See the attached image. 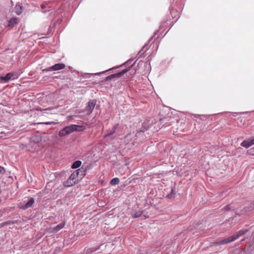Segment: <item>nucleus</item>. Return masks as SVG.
Masks as SVG:
<instances>
[{
  "label": "nucleus",
  "instance_id": "nucleus-2",
  "mask_svg": "<svg viewBox=\"0 0 254 254\" xmlns=\"http://www.w3.org/2000/svg\"><path fill=\"white\" fill-rule=\"evenodd\" d=\"M80 172H81V168L78 169L71 174L68 179L64 183V186L65 187H70L74 185L78 181L77 177Z\"/></svg>",
  "mask_w": 254,
  "mask_h": 254
},
{
  "label": "nucleus",
  "instance_id": "nucleus-26",
  "mask_svg": "<svg viewBox=\"0 0 254 254\" xmlns=\"http://www.w3.org/2000/svg\"><path fill=\"white\" fill-rule=\"evenodd\" d=\"M118 67H119V66H116V67H113V68H110L109 70H111V69H113V68H118Z\"/></svg>",
  "mask_w": 254,
  "mask_h": 254
},
{
  "label": "nucleus",
  "instance_id": "nucleus-25",
  "mask_svg": "<svg viewBox=\"0 0 254 254\" xmlns=\"http://www.w3.org/2000/svg\"><path fill=\"white\" fill-rule=\"evenodd\" d=\"M45 124H47V125H51L52 124V123L48 122V123H46Z\"/></svg>",
  "mask_w": 254,
  "mask_h": 254
},
{
  "label": "nucleus",
  "instance_id": "nucleus-19",
  "mask_svg": "<svg viewBox=\"0 0 254 254\" xmlns=\"http://www.w3.org/2000/svg\"><path fill=\"white\" fill-rule=\"evenodd\" d=\"M175 188H173L172 189L171 192L168 194L167 197L169 198H171L172 197L173 194L175 193Z\"/></svg>",
  "mask_w": 254,
  "mask_h": 254
},
{
  "label": "nucleus",
  "instance_id": "nucleus-23",
  "mask_svg": "<svg viewBox=\"0 0 254 254\" xmlns=\"http://www.w3.org/2000/svg\"><path fill=\"white\" fill-rule=\"evenodd\" d=\"M4 172V168L1 166H0V174Z\"/></svg>",
  "mask_w": 254,
  "mask_h": 254
},
{
  "label": "nucleus",
  "instance_id": "nucleus-20",
  "mask_svg": "<svg viewBox=\"0 0 254 254\" xmlns=\"http://www.w3.org/2000/svg\"><path fill=\"white\" fill-rule=\"evenodd\" d=\"M50 3V2H46L44 4H43L41 5V7L42 8V9H44L47 6V5L48 4V3Z\"/></svg>",
  "mask_w": 254,
  "mask_h": 254
},
{
  "label": "nucleus",
  "instance_id": "nucleus-24",
  "mask_svg": "<svg viewBox=\"0 0 254 254\" xmlns=\"http://www.w3.org/2000/svg\"><path fill=\"white\" fill-rule=\"evenodd\" d=\"M252 142H253V145L254 144V137L253 138H252Z\"/></svg>",
  "mask_w": 254,
  "mask_h": 254
},
{
  "label": "nucleus",
  "instance_id": "nucleus-31",
  "mask_svg": "<svg viewBox=\"0 0 254 254\" xmlns=\"http://www.w3.org/2000/svg\"><path fill=\"white\" fill-rule=\"evenodd\" d=\"M172 254H173V252H172Z\"/></svg>",
  "mask_w": 254,
  "mask_h": 254
},
{
  "label": "nucleus",
  "instance_id": "nucleus-15",
  "mask_svg": "<svg viewBox=\"0 0 254 254\" xmlns=\"http://www.w3.org/2000/svg\"><path fill=\"white\" fill-rule=\"evenodd\" d=\"M120 182L119 179L118 178H115L111 180L110 184L112 186H115L118 184Z\"/></svg>",
  "mask_w": 254,
  "mask_h": 254
},
{
  "label": "nucleus",
  "instance_id": "nucleus-14",
  "mask_svg": "<svg viewBox=\"0 0 254 254\" xmlns=\"http://www.w3.org/2000/svg\"><path fill=\"white\" fill-rule=\"evenodd\" d=\"M22 7L19 4H16L15 7V12L19 15L22 12Z\"/></svg>",
  "mask_w": 254,
  "mask_h": 254
},
{
  "label": "nucleus",
  "instance_id": "nucleus-12",
  "mask_svg": "<svg viewBox=\"0 0 254 254\" xmlns=\"http://www.w3.org/2000/svg\"><path fill=\"white\" fill-rule=\"evenodd\" d=\"M119 124H116L113 127V131L112 132L105 134L104 137H108L115 133L116 132V129L118 128L119 127Z\"/></svg>",
  "mask_w": 254,
  "mask_h": 254
},
{
  "label": "nucleus",
  "instance_id": "nucleus-17",
  "mask_svg": "<svg viewBox=\"0 0 254 254\" xmlns=\"http://www.w3.org/2000/svg\"><path fill=\"white\" fill-rule=\"evenodd\" d=\"M66 134H67L66 133V132L64 128L61 130L59 133V135L61 137L64 136L66 135Z\"/></svg>",
  "mask_w": 254,
  "mask_h": 254
},
{
  "label": "nucleus",
  "instance_id": "nucleus-13",
  "mask_svg": "<svg viewBox=\"0 0 254 254\" xmlns=\"http://www.w3.org/2000/svg\"><path fill=\"white\" fill-rule=\"evenodd\" d=\"M81 161L78 160L75 161L72 165L71 167L73 169H76L79 167L81 165Z\"/></svg>",
  "mask_w": 254,
  "mask_h": 254
},
{
  "label": "nucleus",
  "instance_id": "nucleus-32",
  "mask_svg": "<svg viewBox=\"0 0 254 254\" xmlns=\"http://www.w3.org/2000/svg\"><path fill=\"white\" fill-rule=\"evenodd\" d=\"M252 149L254 150V148H253Z\"/></svg>",
  "mask_w": 254,
  "mask_h": 254
},
{
  "label": "nucleus",
  "instance_id": "nucleus-11",
  "mask_svg": "<svg viewBox=\"0 0 254 254\" xmlns=\"http://www.w3.org/2000/svg\"><path fill=\"white\" fill-rule=\"evenodd\" d=\"M18 19L16 18H11L9 21L8 26L9 27H13L15 24H16L17 23Z\"/></svg>",
  "mask_w": 254,
  "mask_h": 254
},
{
  "label": "nucleus",
  "instance_id": "nucleus-16",
  "mask_svg": "<svg viewBox=\"0 0 254 254\" xmlns=\"http://www.w3.org/2000/svg\"><path fill=\"white\" fill-rule=\"evenodd\" d=\"M142 215V211H138L135 212H133L132 214V216L134 218H137L140 217Z\"/></svg>",
  "mask_w": 254,
  "mask_h": 254
},
{
  "label": "nucleus",
  "instance_id": "nucleus-29",
  "mask_svg": "<svg viewBox=\"0 0 254 254\" xmlns=\"http://www.w3.org/2000/svg\"><path fill=\"white\" fill-rule=\"evenodd\" d=\"M109 69H107V70H106V71H109Z\"/></svg>",
  "mask_w": 254,
  "mask_h": 254
},
{
  "label": "nucleus",
  "instance_id": "nucleus-21",
  "mask_svg": "<svg viewBox=\"0 0 254 254\" xmlns=\"http://www.w3.org/2000/svg\"><path fill=\"white\" fill-rule=\"evenodd\" d=\"M230 209H231V208H230V206L229 205H226L225 207V209L226 210H229Z\"/></svg>",
  "mask_w": 254,
  "mask_h": 254
},
{
  "label": "nucleus",
  "instance_id": "nucleus-4",
  "mask_svg": "<svg viewBox=\"0 0 254 254\" xmlns=\"http://www.w3.org/2000/svg\"><path fill=\"white\" fill-rule=\"evenodd\" d=\"M65 67V64H56L55 65L49 67L46 69H45L44 70L46 71H56L60 69H63Z\"/></svg>",
  "mask_w": 254,
  "mask_h": 254
},
{
  "label": "nucleus",
  "instance_id": "nucleus-9",
  "mask_svg": "<svg viewBox=\"0 0 254 254\" xmlns=\"http://www.w3.org/2000/svg\"><path fill=\"white\" fill-rule=\"evenodd\" d=\"M253 145L252 140L251 138H249L246 140L243 141L241 143V145L246 148H248L249 147L252 146Z\"/></svg>",
  "mask_w": 254,
  "mask_h": 254
},
{
  "label": "nucleus",
  "instance_id": "nucleus-3",
  "mask_svg": "<svg viewBox=\"0 0 254 254\" xmlns=\"http://www.w3.org/2000/svg\"><path fill=\"white\" fill-rule=\"evenodd\" d=\"M16 78H17V76L15 73L9 72L5 76H0V82L3 80L5 82H7L10 80H14Z\"/></svg>",
  "mask_w": 254,
  "mask_h": 254
},
{
  "label": "nucleus",
  "instance_id": "nucleus-30",
  "mask_svg": "<svg viewBox=\"0 0 254 254\" xmlns=\"http://www.w3.org/2000/svg\"><path fill=\"white\" fill-rule=\"evenodd\" d=\"M109 69H107V70H106V71H109Z\"/></svg>",
  "mask_w": 254,
  "mask_h": 254
},
{
  "label": "nucleus",
  "instance_id": "nucleus-1",
  "mask_svg": "<svg viewBox=\"0 0 254 254\" xmlns=\"http://www.w3.org/2000/svg\"><path fill=\"white\" fill-rule=\"evenodd\" d=\"M247 231L248 229L241 230L239 231L238 232H237L236 234H234L233 235L221 240L219 242V244L224 245L227 243L232 242L237 240L241 236H242L243 235L245 234L247 232Z\"/></svg>",
  "mask_w": 254,
  "mask_h": 254
},
{
  "label": "nucleus",
  "instance_id": "nucleus-28",
  "mask_svg": "<svg viewBox=\"0 0 254 254\" xmlns=\"http://www.w3.org/2000/svg\"><path fill=\"white\" fill-rule=\"evenodd\" d=\"M83 175H84V171H83V174H82L80 176H83Z\"/></svg>",
  "mask_w": 254,
  "mask_h": 254
},
{
  "label": "nucleus",
  "instance_id": "nucleus-10",
  "mask_svg": "<svg viewBox=\"0 0 254 254\" xmlns=\"http://www.w3.org/2000/svg\"><path fill=\"white\" fill-rule=\"evenodd\" d=\"M34 202V199L33 198H30L28 201L24 205L20 206V207L21 209H25L29 208L32 206Z\"/></svg>",
  "mask_w": 254,
  "mask_h": 254
},
{
  "label": "nucleus",
  "instance_id": "nucleus-18",
  "mask_svg": "<svg viewBox=\"0 0 254 254\" xmlns=\"http://www.w3.org/2000/svg\"><path fill=\"white\" fill-rule=\"evenodd\" d=\"M98 249H99V248H97V249L91 248L90 249H88L86 251V254H91L93 252L97 251Z\"/></svg>",
  "mask_w": 254,
  "mask_h": 254
},
{
  "label": "nucleus",
  "instance_id": "nucleus-6",
  "mask_svg": "<svg viewBox=\"0 0 254 254\" xmlns=\"http://www.w3.org/2000/svg\"><path fill=\"white\" fill-rule=\"evenodd\" d=\"M128 70H129L128 69H125L118 73L111 74V75L106 77V80L108 81V80H111V79L115 78V77H120L122 75H123L125 73H126V72H127Z\"/></svg>",
  "mask_w": 254,
  "mask_h": 254
},
{
  "label": "nucleus",
  "instance_id": "nucleus-22",
  "mask_svg": "<svg viewBox=\"0 0 254 254\" xmlns=\"http://www.w3.org/2000/svg\"><path fill=\"white\" fill-rule=\"evenodd\" d=\"M104 72H105V71L101 72H98V73H92L91 74L92 75H100V74H102L103 73H104Z\"/></svg>",
  "mask_w": 254,
  "mask_h": 254
},
{
  "label": "nucleus",
  "instance_id": "nucleus-8",
  "mask_svg": "<svg viewBox=\"0 0 254 254\" xmlns=\"http://www.w3.org/2000/svg\"><path fill=\"white\" fill-rule=\"evenodd\" d=\"M96 104V100H90L88 102V105L87 107H86V110L88 112L89 114H90L92 112Z\"/></svg>",
  "mask_w": 254,
  "mask_h": 254
},
{
  "label": "nucleus",
  "instance_id": "nucleus-27",
  "mask_svg": "<svg viewBox=\"0 0 254 254\" xmlns=\"http://www.w3.org/2000/svg\"><path fill=\"white\" fill-rule=\"evenodd\" d=\"M143 52V49H142L141 50H140V51H139V53H141Z\"/></svg>",
  "mask_w": 254,
  "mask_h": 254
},
{
  "label": "nucleus",
  "instance_id": "nucleus-7",
  "mask_svg": "<svg viewBox=\"0 0 254 254\" xmlns=\"http://www.w3.org/2000/svg\"><path fill=\"white\" fill-rule=\"evenodd\" d=\"M64 225H65L64 222L61 223V224L58 225L55 227L50 228L49 229V232L50 233H57L60 230L62 229L64 227Z\"/></svg>",
  "mask_w": 254,
  "mask_h": 254
},
{
  "label": "nucleus",
  "instance_id": "nucleus-5",
  "mask_svg": "<svg viewBox=\"0 0 254 254\" xmlns=\"http://www.w3.org/2000/svg\"><path fill=\"white\" fill-rule=\"evenodd\" d=\"M80 127H81L80 126L75 125H71L70 126L65 127L64 128L65 130L66 133L68 134L72 133L74 131L79 130V128Z\"/></svg>",
  "mask_w": 254,
  "mask_h": 254
}]
</instances>
